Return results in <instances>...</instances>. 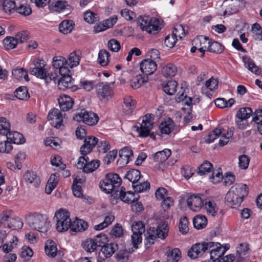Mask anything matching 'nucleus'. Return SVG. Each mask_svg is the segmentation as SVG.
Listing matches in <instances>:
<instances>
[{"label":"nucleus","mask_w":262,"mask_h":262,"mask_svg":"<svg viewBox=\"0 0 262 262\" xmlns=\"http://www.w3.org/2000/svg\"><path fill=\"white\" fill-rule=\"evenodd\" d=\"M121 179L117 173H108L106 174L105 179L100 182L99 186L101 189L106 193H111L114 191V197L119 196L120 199L127 203L137 202L139 195L135 196V194L130 191L126 192L125 189L121 187L120 190H117L121 185Z\"/></svg>","instance_id":"nucleus-1"},{"label":"nucleus","mask_w":262,"mask_h":262,"mask_svg":"<svg viewBox=\"0 0 262 262\" xmlns=\"http://www.w3.org/2000/svg\"><path fill=\"white\" fill-rule=\"evenodd\" d=\"M248 193V191L245 184H236L227 193L225 200L228 206L235 208L241 204Z\"/></svg>","instance_id":"nucleus-2"},{"label":"nucleus","mask_w":262,"mask_h":262,"mask_svg":"<svg viewBox=\"0 0 262 262\" xmlns=\"http://www.w3.org/2000/svg\"><path fill=\"white\" fill-rule=\"evenodd\" d=\"M29 226L42 233H46L51 227L50 222L40 214H30L26 217Z\"/></svg>","instance_id":"nucleus-3"},{"label":"nucleus","mask_w":262,"mask_h":262,"mask_svg":"<svg viewBox=\"0 0 262 262\" xmlns=\"http://www.w3.org/2000/svg\"><path fill=\"white\" fill-rule=\"evenodd\" d=\"M138 24L142 30L150 34H156L161 29L159 20L149 16H140L138 19Z\"/></svg>","instance_id":"nucleus-4"},{"label":"nucleus","mask_w":262,"mask_h":262,"mask_svg":"<svg viewBox=\"0 0 262 262\" xmlns=\"http://www.w3.org/2000/svg\"><path fill=\"white\" fill-rule=\"evenodd\" d=\"M154 115L147 114L143 117L142 123L140 124V126H135L139 137L145 138L149 136L151 139H155V134L150 133V130L154 125Z\"/></svg>","instance_id":"nucleus-5"},{"label":"nucleus","mask_w":262,"mask_h":262,"mask_svg":"<svg viewBox=\"0 0 262 262\" xmlns=\"http://www.w3.org/2000/svg\"><path fill=\"white\" fill-rule=\"evenodd\" d=\"M168 225L165 222L160 223L157 228L150 227L147 231L146 240L149 244H154L157 238L164 239L168 234Z\"/></svg>","instance_id":"nucleus-6"},{"label":"nucleus","mask_w":262,"mask_h":262,"mask_svg":"<svg viewBox=\"0 0 262 262\" xmlns=\"http://www.w3.org/2000/svg\"><path fill=\"white\" fill-rule=\"evenodd\" d=\"M54 218L56 221V229L59 232L67 231L71 226L70 213L66 210L60 209L55 213Z\"/></svg>","instance_id":"nucleus-7"},{"label":"nucleus","mask_w":262,"mask_h":262,"mask_svg":"<svg viewBox=\"0 0 262 262\" xmlns=\"http://www.w3.org/2000/svg\"><path fill=\"white\" fill-rule=\"evenodd\" d=\"M96 91L99 100L103 102H107L114 95L112 88L106 82L98 83L96 85Z\"/></svg>","instance_id":"nucleus-8"},{"label":"nucleus","mask_w":262,"mask_h":262,"mask_svg":"<svg viewBox=\"0 0 262 262\" xmlns=\"http://www.w3.org/2000/svg\"><path fill=\"white\" fill-rule=\"evenodd\" d=\"M73 120L78 122L82 121L88 125L93 126L98 122L99 117L96 114L92 112L84 111L83 113L75 115L73 117Z\"/></svg>","instance_id":"nucleus-9"},{"label":"nucleus","mask_w":262,"mask_h":262,"mask_svg":"<svg viewBox=\"0 0 262 262\" xmlns=\"http://www.w3.org/2000/svg\"><path fill=\"white\" fill-rule=\"evenodd\" d=\"M132 230L133 232L132 235V243L134 247L137 249V245L142 242L141 235L145 231V226L141 221L137 222L133 224Z\"/></svg>","instance_id":"nucleus-10"},{"label":"nucleus","mask_w":262,"mask_h":262,"mask_svg":"<svg viewBox=\"0 0 262 262\" xmlns=\"http://www.w3.org/2000/svg\"><path fill=\"white\" fill-rule=\"evenodd\" d=\"M32 63L34 67L30 68L29 73L32 75H35L39 78L43 79L46 80L48 73L46 69L44 68L45 61L43 60L37 59L34 60Z\"/></svg>","instance_id":"nucleus-11"},{"label":"nucleus","mask_w":262,"mask_h":262,"mask_svg":"<svg viewBox=\"0 0 262 262\" xmlns=\"http://www.w3.org/2000/svg\"><path fill=\"white\" fill-rule=\"evenodd\" d=\"M140 68L141 72L148 76L156 71L157 64L152 59H145L140 63Z\"/></svg>","instance_id":"nucleus-12"},{"label":"nucleus","mask_w":262,"mask_h":262,"mask_svg":"<svg viewBox=\"0 0 262 262\" xmlns=\"http://www.w3.org/2000/svg\"><path fill=\"white\" fill-rule=\"evenodd\" d=\"M209 42L208 37L202 35L196 36L193 39L192 44L199 48V51L202 53L201 57H203L205 52L208 51Z\"/></svg>","instance_id":"nucleus-13"},{"label":"nucleus","mask_w":262,"mask_h":262,"mask_svg":"<svg viewBox=\"0 0 262 262\" xmlns=\"http://www.w3.org/2000/svg\"><path fill=\"white\" fill-rule=\"evenodd\" d=\"M49 120L51 121V124L56 128H59L62 125L63 116L60 111L57 108H53L48 115Z\"/></svg>","instance_id":"nucleus-14"},{"label":"nucleus","mask_w":262,"mask_h":262,"mask_svg":"<svg viewBox=\"0 0 262 262\" xmlns=\"http://www.w3.org/2000/svg\"><path fill=\"white\" fill-rule=\"evenodd\" d=\"M205 242L197 243L193 245L188 252V255L192 259L201 257L207 251Z\"/></svg>","instance_id":"nucleus-15"},{"label":"nucleus","mask_w":262,"mask_h":262,"mask_svg":"<svg viewBox=\"0 0 262 262\" xmlns=\"http://www.w3.org/2000/svg\"><path fill=\"white\" fill-rule=\"evenodd\" d=\"M98 143V139L93 136L86 137L84 141V144L80 147V152L82 155H86L90 153L93 148Z\"/></svg>","instance_id":"nucleus-16"},{"label":"nucleus","mask_w":262,"mask_h":262,"mask_svg":"<svg viewBox=\"0 0 262 262\" xmlns=\"http://www.w3.org/2000/svg\"><path fill=\"white\" fill-rule=\"evenodd\" d=\"M187 202L189 208L193 211H199L204 205L203 199L199 194L191 195Z\"/></svg>","instance_id":"nucleus-17"},{"label":"nucleus","mask_w":262,"mask_h":262,"mask_svg":"<svg viewBox=\"0 0 262 262\" xmlns=\"http://www.w3.org/2000/svg\"><path fill=\"white\" fill-rule=\"evenodd\" d=\"M51 11L60 12L65 10H70L71 6L66 1L55 0L49 6Z\"/></svg>","instance_id":"nucleus-18"},{"label":"nucleus","mask_w":262,"mask_h":262,"mask_svg":"<svg viewBox=\"0 0 262 262\" xmlns=\"http://www.w3.org/2000/svg\"><path fill=\"white\" fill-rule=\"evenodd\" d=\"M58 100L61 110L64 112L72 108L74 104L73 99L66 95L60 96Z\"/></svg>","instance_id":"nucleus-19"},{"label":"nucleus","mask_w":262,"mask_h":262,"mask_svg":"<svg viewBox=\"0 0 262 262\" xmlns=\"http://www.w3.org/2000/svg\"><path fill=\"white\" fill-rule=\"evenodd\" d=\"M224 4L226 5V8L224 12V15H230L236 13L239 10V2L237 0L224 1Z\"/></svg>","instance_id":"nucleus-20"},{"label":"nucleus","mask_w":262,"mask_h":262,"mask_svg":"<svg viewBox=\"0 0 262 262\" xmlns=\"http://www.w3.org/2000/svg\"><path fill=\"white\" fill-rule=\"evenodd\" d=\"M136 101L131 96H126L124 98L122 110L126 115L130 114L135 108Z\"/></svg>","instance_id":"nucleus-21"},{"label":"nucleus","mask_w":262,"mask_h":262,"mask_svg":"<svg viewBox=\"0 0 262 262\" xmlns=\"http://www.w3.org/2000/svg\"><path fill=\"white\" fill-rule=\"evenodd\" d=\"M242 60L244 62L245 67L252 73L257 75L262 76V71L256 66L255 63L248 56H244Z\"/></svg>","instance_id":"nucleus-22"},{"label":"nucleus","mask_w":262,"mask_h":262,"mask_svg":"<svg viewBox=\"0 0 262 262\" xmlns=\"http://www.w3.org/2000/svg\"><path fill=\"white\" fill-rule=\"evenodd\" d=\"M6 136L7 140L11 143L19 144L25 142L23 135L17 132H9Z\"/></svg>","instance_id":"nucleus-23"},{"label":"nucleus","mask_w":262,"mask_h":262,"mask_svg":"<svg viewBox=\"0 0 262 262\" xmlns=\"http://www.w3.org/2000/svg\"><path fill=\"white\" fill-rule=\"evenodd\" d=\"M171 154V150L165 148L163 150L157 152L152 155V158L155 162L163 163L165 162Z\"/></svg>","instance_id":"nucleus-24"},{"label":"nucleus","mask_w":262,"mask_h":262,"mask_svg":"<svg viewBox=\"0 0 262 262\" xmlns=\"http://www.w3.org/2000/svg\"><path fill=\"white\" fill-rule=\"evenodd\" d=\"M24 177L26 182L33 184L35 187H38L40 185V179L34 171H27L25 173Z\"/></svg>","instance_id":"nucleus-25"},{"label":"nucleus","mask_w":262,"mask_h":262,"mask_svg":"<svg viewBox=\"0 0 262 262\" xmlns=\"http://www.w3.org/2000/svg\"><path fill=\"white\" fill-rule=\"evenodd\" d=\"M73 81L70 75L63 76L58 80V86L60 90L73 88Z\"/></svg>","instance_id":"nucleus-26"},{"label":"nucleus","mask_w":262,"mask_h":262,"mask_svg":"<svg viewBox=\"0 0 262 262\" xmlns=\"http://www.w3.org/2000/svg\"><path fill=\"white\" fill-rule=\"evenodd\" d=\"M45 250L46 254L50 257L56 256L58 251L55 242L52 240H48L45 244Z\"/></svg>","instance_id":"nucleus-27"},{"label":"nucleus","mask_w":262,"mask_h":262,"mask_svg":"<svg viewBox=\"0 0 262 262\" xmlns=\"http://www.w3.org/2000/svg\"><path fill=\"white\" fill-rule=\"evenodd\" d=\"M75 23L72 20H64L59 26V31L64 34L70 33L73 30Z\"/></svg>","instance_id":"nucleus-28"},{"label":"nucleus","mask_w":262,"mask_h":262,"mask_svg":"<svg viewBox=\"0 0 262 262\" xmlns=\"http://www.w3.org/2000/svg\"><path fill=\"white\" fill-rule=\"evenodd\" d=\"M88 228V224L82 220H76L71 222L70 229L74 232H80L85 230Z\"/></svg>","instance_id":"nucleus-29"},{"label":"nucleus","mask_w":262,"mask_h":262,"mask_svg":"<svg viewBox=\"0 0 262 262\" xmlns=\"http://www.w3.org/2000/svg\"><path fill=\"white\" fill-rule=\"evenodd\" d=\"M58 182V177L55 173L50 176L45 188V192L47 194H50L55 188Z\"/></svg>","instance_id":"nucleus-30"},{"label":"nucleus","mask_w":262,"mask_h":262,"mask_svg":"<svg viewBox=\"0 0 262 262\" xmlns=\"http://www.w3.org/2000/svg\"><path fill=\"white\" fill-rule=\"evenodd\" d=\"M141 176V174L139 170L133 169L127 172L124 178L132 182V185H134L138 183Z\"/></svg>","instance_id":"nucleus-31"},{"label":"nucleus","mask_w":262,"mask_h":262,"mask_svg":"<svg viewBox=\"0 0 262 262\" xmlns=\"http://www.w3.org/2000/svg\"><path fill=\"white\" fill-rule=\"evenodd\" d=\"M3 11L8 14L14 12L16 9V0H2Z\"/></svg>","instance_id":"nucleus-32"},{"label":"nucleus","mask_w":262,"mask_h":262,"mask_svg":"<svg viewBox=\"0 0 262 262\" xmlns=\"http://www.w3.org/2000/svg\"><path fill=\"white\" fill-rule=\"evenodd\" d=\"M148 80L147 76H142V75H138L134 77L130 82V85L134 89L139 88L141 85L146 82Z\"/></svg>","instance_id":"nucleus-33"},{"label":"nucleus","mask_w":262,"mask_h":262,"mask_svg":"<svg viewBox=\"0 0 262 262\" xmlns=\"http://www.w3.org/2000/svg\"><path fill=\"white\" fill-rule=\"evenodd\" d=\"M118 245L116 243L106 244L101 248V251L104 255L109 257L118 249Z\"/></svg>","instance_id":"nucleus-34"},{"label":"nucleus","mask_w":262,"mask_h":262,"mask_svg":"<svg viewBox=\"0 0 262 262\" xmlns=\"http://www.w3.org/2000/svg\"><path fill=\"white\" fill-rule=\"evenodd\" d=\"M193 226L197 229H201L206 227L207 220L204 215H198L193 220Z\"/></svg>","instance_id":"nucleus-35"},{"label":"nucleus","mask_w":262,"mask_h":262,"mask_svg":"<svg viewBox=\"0 0 262 262\" xmlns=\"http://www.w3.org/2000/svg\"><path fill=\"white\" fill-rule=\"evenodd\" d=\"M178 83L175 80H169L163 85L164 91L169 95H173L177 91Z\"/></svg>","instance_id":"nucleus-36"},{"label":"nucleus","mask_w":262,"mask_h":262,"mask_svg":"<svg viewBox=\"0 0 262 262\" xmlns=\"http://www.w3.org/2000/svg\"><path fill=\"white\" fill-rule=\"evenodd\" d=\"M181 257V251L178 248H174L168 253L166 262H178Z\"/></svg>","instance_id":"nucleus-37"},{"label":"nucleus","mask_w":262,"mask_h":262,"mask_svg":"<svg viewBox=\"0 0 262 262\" xmlns=\"http://www.w3.org/2000/svg\"><path fill=\"white\" fill-rule=\"evenodd\" d=\"M229 249V247H225L219 248L218 250H214L211 249V252L210 253V259L213 261H215L216 260H219L220 258L224 255L227 250Z\"/></svg>","instance_id":"nucleus-38"},{"label":"nucleus","mask_w":262,"mask_h":262,"mask_svg":"<svg viewBox=\"0 0 262 262\" xmlns=\"http://www.w3.org/2000/svg\"><path fill=\"white\" fill-rule=\"evenodd\" d=\"M252 120L257 124L258 132L262 135V110H256Z\"/></svg>","instance_id":"nucleus-39"},{"label":"nucleus","mask_w":262,"mask_h":262,"mask_svg":"<svg viewBox=\"0 0 262 262\" xmlns=\"http://www.w3.org/2000/svg\"><path fill=\"white\" fill-rule=\"evenodd\" d=\"M224 46L217 41L209 42L208 51L216 54H221L224 52Z\"/></svg>","instance_id":"nucleus-40"},{"label":"nucleus","mask_w":262,"mask_h":262,"mask_svg":"<svg viewBox=\"0 0 262 262\" xmlns=\"http://www.w3.org/2000/svg\"><path fill=\"white\" fill-rule=\"evenodd\" d=\"M80 56L77 54L76 52H73L69 55L68 59L66 60V64L68 65L70 68L76 67L79 63Z\"/></svg>","instance_id":"nucleus-41"},{"label":"nucleus","mask_w":262,"mask_h":262,"mask_svg":"<svg viewBox=\"0 0 262 262\" xmlns=\"http://www.w3.org/2000/svg\"><path fill=\"white\" fill-rule=\"evenodd\" d=\"M223 131H224L223 128L221 126H218L209 134L207 138L206 139V142L208 143L213 142L215 139L221 135Z\"/></svg>","instance_id":"nucleus-42"},{"label":"nucleus","mask_w":262,"mask_h":262,"mask_svg":"<svg viewBox=\"0 0 262 262\" xmlns=\"http://www.w3.org/2000/svg\"><path fill=\"white\" fill-rule=\"evenodd\" d=\"M110 54L106 50H101L98 54V62L102 66H106L108 62Z\"/></svg>","instance_id":"nucleus-43"},{"label":"nucleus","mask_w":262,"mask_h":262,"mask_svg":"<svg viewBox=\"0 0 262 262\" xmlns=\"http://www.w3.org/2000/svg\"><path fill=\"white\" fill-rule=\"evenodd\" d=\"M177 72V67L172 63H169L164 66L162 71L163 75L165 77H173L176 74Z\"/></svg>","instance_id":"nucleus-44"},{"label":"nucleus","mask_w":262,"mask_h":262,"mask_svg":"<svg viewBox=\"0 0 262 262\" xmlns=\"http://www.w3.org/2000/svg\"><path fill=\"white\" fill-rule=\"evenodd\" d=\"M13 76L16 79L20 80L24 78L26 81L29 80L27 71L23 68H16L12 71Z\"/></svg>","instance_id":"nucleus-45"},{"label":"nucleus","mask_w":262,"mask_h":262,"mask_svg":"<svg viewBox=\"0 0 262 262\" xmlns=\"http://www.w3.org/2000/svg\"><path fill=\"white\" fill-rule=\"evenodd\" d=\"M119 156L122 160L125 161V164H127L131 160V157L133 156V152L129 148L125 147L120 150Z\"/></svg>","instance_id":"nucleus-46"},{"label":"nucleus","mask_w":262,"mask_h":262,"mask_svg":"<svg viewBox=\"0 0 262 262\" xmlns=\"http://www.w3.org/2000/svg\"><path fill=\"white\" fill-rule=\"evenodd\" d=\"M15 97L20 100H27L30 96L26 86H19L14 92Z\"/></svg>","instance_id":"nucleus-47"},{"label":"nucleus","mask_w":262,"mask_h":262,"mask_svg":"<svg viewBox=\"0 0 262 262\" xmlns=\"http://www.w3.org/2000/svg\"><path fill=\"white\" fill-rule=\"evenodd\" d=\"M177 36H179L180 38H182V36H180V34L176 33H172L171 35H168L165 38L164 43L167 47L168 48H172L177 40Z\"/></svg>","instance_id":"nucleus-48"},{"label":"nucleus","mask_w":262,"mask_h":262,"mask_svg":"<svg viewBox=\"0 0 262 262\" xmlns=\"http://www.w3.org/2000/svg\"><path fill=\"white\" fill-rule=\"evenodd\" d=\"M212 168V164L207 161H205L198 167V173L200 176L206 174L210 172Z\"/></svg>","instance_id":"nucleus-49"},{"label":"nucleus","mask_w":262,"mask_h":262,"mask_svg":"<svg viewBox=\"0 0 262 262\" xmlns=\"http://www.w3.org/2000/svg\"><path fill=\"white\" fill-rule=\"evenodd\" d=\"M253 114V111L250 107L241 108L237 112L236 116L238 118L246 120Z\"/></svg>","instance_id":"nucleus-50"},{"label":"nucleus","mask_w":262,"mask_h":262,"mask_svg":"<svg viewBox=\"0 0 262 262\" xmlns=\"http://www.w3.org/2000/svg\"><path fill=\"white\" fill-rule=\"evenodd\" d=\"M100 165V161L98 160H92L89 161L88 160L85 167L84 168V172L90 173L97 169Z\"/></svg>","instance_id":"nucleus-51"},{"label":"nucleus","mask_w":262,"mask_h":262,"mask_svg":"<svg viewBox=\"0 0 262 262\" xmlns=\"http://www.w3.org/2000/svg\"><path fill=\"white\" fill-rule=\"evenodd\" d=\"M132 187L136 192H143L150 189V183L147 181L142 183L138 182V183L132 185Z\"/></svg>","instance_id":"nucleus-52"},{"label":"nucleus","mask_w":262,"mask_h":262,"mask_svg":"<svg viewBox=\"0 0 262 262\" xmlns=\"http://www.w3.org/2000/svg\"><path fill=\"white\" fill-rule=\"evenodd\" d=\"M205 207L207 213L212 216H214L218 211V208L216 204L213 201H206L205 203Z\"/></svg>","instance_id":"nucleus-53"},{"label":"nucleus","mask_w":262,"mask_h":262,"mask_svg":"<svg viewBox=\"0 0 262 262\" xmlns=\"http://www.w3.org/2000/svg\"><path fill=\"white\" fill-rule=\"evenodd\" d=\"M172 127L173 121L170 118L168 119L167 121L162 123L159 126L161 133L165 134H169L171 132Z\"/></svg>","instance_id":"nucleus-54"},{"label":"nucleus","mask_w":262,"mask_h":262,"mask_svg":"<svg viewBox=\"0 0 262 262\" xmlns=\"http://www.w3.org/2000/svg\"><path fill=\"white\" fill-rule=\"evenodd\" d=\"M10 123L5 118H0V134L6 135L10 132Z\"/></svg>","instance_id":"nucleus-55"},{"label":"nucleus","mask_w":262,"mask_h":262,"mask_svg":"<svg viewBox=\"0 0 262 262\" xmlns=\"http://www.w3.org/2000/svg\"><path fill=\"white\" fill-rule=\"evenodd\" d=\"M93 238H88L82 243L83 248L88 252L91 253L97 249Z\"/></svg>","instance_id":"nucleus-56"},{"label":"nucleus","mask_w":262,"mask_h":262,"mask_svg":"<svg viewBox=\"0 0 262 262\" xmlns=\"http://www.w3.org/2000/svg\"><path fill=\"white\" fill-rule=\"evenodd\" d=\"M3 43L6 49L10 50L15 48L18 43L15 37L7 36L4 39Z\"/></svg>","instance_id":"nucleus-57"},{"label":"nucleus","mask_w":262,"mask_h":262,"mask_svg":"<svg viewBox=\"0 0 262 262\" xmlns=\"http://www.w3.org/2000/svg\"><path fill=\"white\" fill-rule=\"evenodd\" d=\"M23 226V223L18 217L12 218L10 223L7 224V227L13 230L21 229Z\"/></svg>","instance_id":"nucleus-58"},{"label":"nucleus","mask_w":262,"mask_h":262,"mask_svg":"<svg viewBox=\"0 0 262 262\" xmlns=\"http://www.w3.org/2000/svg\"><path fill=\"white\" fill-rule=\"evenodd\" d=\"M97 247H102L108 242L107 238L103 233H100L96 235L93 238Z\"/></svg>","instance_id":"nucleus-59"},{"label":"nucleus","mask_w":262,"mask_h":262,"mask_svg":"<svg viewBox=\"0 0 262 262\" xmlns=\"http://www.w3.org/2000/svg\"><path fill=\"white\" fill-rule=\"evenodd\" d=\"M179 228L180 232L183 234H185L188 232V221L186 216H183L180 219Z\"/></svg>","instance_id":"nucleus-60"},{"label":"nucleus","mask_w":262,"mask_h":262,"mask_svg":"<svg viewBox=\"0 0 262 262\" xmlns=\"http://www.w3.org/2000/svg\"><path fill=\"white\" fill-rule=\"evenodd\" d=\"M84 19L90 24H93L99 20L98 14L90 11H87L84 13Z\"/></svg>","instance_id":"nucleus-61"},{"label":"nucleus","mask_w":262,"mask_h":262,"mask_svg":"<svg viewBox=\"0 0 262 262\" xmlns=\"http://www.w3.org/2000/svg\"><path fill=\"white\" fill-rule=\"evenodd\" d=\"M12 211H3L1 214L0 225L4 224L5 226L7 227V224L10 223V220L12 219L11 217Z\"/></svg>","instance_id":"nucleus-62"},{"label":"nucleus","mask_w":262,"mask_h":262,"mask_svg":"<svg viewBox=\"0 0 262 262\" xmlns=\"http://www.w3.org/2000/svg\"><path fill=\"white\" fill-rule=\"evenodd\" d=\"M33 254V251L28 246H24L21 249L20 256L25 260H29Z\"/></svg>","instance_id":"nucleus-63"},{"label":"nucleus","mask_w":262,"mask_h":262,"mask_svg":"<svg viewBox=\"0 0 262 262\" xmlns=\"http://www.w3.org/2000/svg\"><path fill=\"white\" fill-rule=\"evenodd\" d=\"M129 252L126 250H120L116 255L117 260L119 262H125L128 259Z\"/></svg>","instance_id":"nucleus-64"}]
</instances>
